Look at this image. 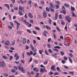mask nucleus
I'll use <instances>...</instances> for the list:
<instances>
[{
    "label": "nucleus",
    "mask_w": 77,
    "mask_h": 77,
    "mask_svg": "<svg viewBox=\"0 0 77 77\" xmlns=\"http://www.w3.org/2000/svg\"><path fill=\"white\" fill-rule=\"evenodd\" d=\"M18 69L20 71H21L23 73H24V69H23V67H21L20 66H18Z\"/></svg>",
    "instance_id": "1"
},
{
    "label": "nucleus",
    "mask_w": 77,
    "mask_h": 77,
    "mask_svg": "<svg viewBox=\"0 0 77 77\" xmlns=\"http://www.w3.org/2000/svg\"><path fill=\"white\" fill-rule=\"evenodd\" d=\"M30 48H31V50L33 51V52H35L36 51V49H35V48H33V46L32 45H30Z\"/></svg>",
    "instance_id": "2"
},
{
    "label": "nucleus",
    "mask_w": 77,
    "mask_h": 77,
    "mask_svg": "<svg viewBox=\"0 0 77 77\" xmlns=\"http://www.w3.org/2000/svg\"><path fill=\"white\" fill-rule=\"evenodd\" d=\"M47 11H43V16L44 18H46L47 17V14H46Z\"/></svg>",
    "instance_id": "3"
},
{
    "label": "nucleus",
    "mask_w": 77,
    "mask_h": 77,
    "mask_svg": "<svg viewBox=\"0 0 77 77\" xmlns=\"http://www.w3.org/2000/svg\"><path fill=\"white\" fill-rule=\"evenodd\" d=\"M33 51H31L30 52H27L26 53V54H27V55H28V56H30V55H32V54H33Z\"/></svg>",
    "instance_id": "4"
},
{
    "label": "nucleus",
    "mask_w": 77,
    "mask_h": 77,
    "mask_svg": "<svg viewBox=\"0 0 77 77\" xmlns=\"http://www.w3.org/2000/svg\"><path fill=\"white\" fill-rule=\"evenodd\" d=\"M51 70H53L54 71H56V69H55V67L54 65H52L51 67Z\"/></svg>",
    "instance_id": "5"
},
{
    "label": "nucleus",
    "mask_w": 77,
    "mask_h": 77,
    "mask_svg": "<svg viewBox=\"0 0 77 77\" xmlns=\"http://www.w3.org/2000/svg\"><path fill=\"white\" fill-rule=\"evenodd\" d=\"M20 1L21 4H23L24 3H26V2H27V1L26 0H25L23 1L22 0H20Z\"/></svg>",
    "instance_id": "6"
},
{
    "label": "nucleus",
    "mask_w": 77,
    "mask_h": 77,
    "mask_svg": "<svg viewBox=\"0 0 77 77\" xmlns=\"http://www.w3.org/2000/svg\"><path fill=\"white\" fill-rule=\"evenodd\" d=\"M28 16L30 18H33V16H32V14L31 13L28 14Z\"/></svg>",
    "instance_id": "7"
},
{
    "label": "nucleus",
    "mask_w": 77,
    "mask_h": 77,
    "mask_svg": "<svg viewBox=\"0 0 77 77\" xmlns=\"http://www.w3.org/2000/svg\"><path fill=\"white\" fill-rule=\"evenodd\" d=\"M65 19L66 20H71V18L69 17V16H66L65 17Z\"/></svg>",
    "instance_id": "8"
},
{
    "label": "nucleus",
    "mask_w": 77,
    "mask_h": 77,
    "mask_svg": "<svg viewBox=\"0 0 77 77\" xmlns=\"http://www.w3.org/2000/svg\"><path fill=\"white\" fill-rule=\"evenodd\" d=\"M33 70L34 71H35V72H38V69H37V68L35 67L33 69Z\"/></svg>",
    "instance_id": "9"
},
{
    "label": "nucleus",
    "mask_w": 77,
    "mask_h": 77,
    "mask_svg": "<svg viewBox=\"0 0 77 77\" xmlns=\"http://www.w3.org/2000/svg\"><path fill=\"white\" fill-rule=\"evenodd\" d=\"M58 54V53H55L54 54H52V55L53 56H54V57H55V58H57V56L56 55L57 54Z\"/></svg>",
    "instance_id": "10"
},
{
    "label": "nucleus",
    "mask_w": 77,
    "mask_h": 77,
    "mask_svg": "<svg viewBox=\"0 0 77 77\" xmlns=\"http://www.w3.org/2000/svg\"><path fill=\"white\" fill-rule=\"evenodd\" d=\"M50 7H51L52 8H54V5L52 2H51L50 3Z\"/></svg>",
    "instance_id": "11"
},
{
    "label": "nucleus",
    "mask_w": 77,
    "mask_h": 77,
    "mask_svg": "<svg viewBox=\"0 0 77 77\" xmlns=\"http://www.w3.org/2000/svg\"><path fill=\"white\" fill-rule=\"evenodd\" d=\"M17 30H18V29H19V26L20 25V23H19L18 22L17 23Z\"/></svg>",
    "instance_id": "12"
},
{
    "label": "nucleus",
    "mask_w": 77,
    "mask_h": 77,
    "mask_svg": "<svg viewBox=\"0 0 77 77\" xmlns=\"http://www.w3.org/2000/svg\"><path fill=\"white\" fill-rule=\"evenodd\" d=\"M23 44H26V38H23Z\"/></svg>",
    "instance_id": "13"
},
{
    "label": "nucleus",
    "mask_w": 77,
    "mask_h": 77,
    "mask_svg": "<svg viewBox=\"0 0 77 77\" xmlns=\"http://www.w3.org/2000/svg\"><path fill=\"white\" fill-rule=\"evenodd\" d=\"M2 66L3 67H5L6 66V64H5V62L2 61Z\"/></svg>",
    "instance_id": "14"
},
{
    "label": "nucleus",
    "mask_w": 77,
    "mask_h": 77,
    "mask_svg": "<svg viewBox=\"0 0 77 77\" xmlns=\"http://www.w3.org/2000/svg\"><path fill=\"white\" fill-rule=\"evenodd\" d=\"M72 17H77V15L73 12H72Z\"/></svg>",
    "instance_id": "15"
},
{
    "label": "nucleus",
    "mask_w": 77,
    "mask_h": 77,
    "mask_svg": "<svg viewBox=\"0 0 77 77\" xmlns=\"http://www.w3.org/2000/svg\"><path fill=\"white\" fill-rule=\"evenodd\" d=\"M5 6L7 7V8H8V9H9V5H8V4H5Z\"/></svg>",
    "instance_id": "16"
},
{
    "label": "nucleus",
    "mask_w": 77,
    "mask_h": 77,
    "mask_svg": "<svg viewBox=\"0 0 77 77\" xmlns=\"http://www.w3.org/2000/svg\"><path fill=\"white\" fill-rule=\"evenodd\" d=\"M64 45H66V46H68V45H68V42H67V41H66L64 42Z\"/></svg>",
    "instance_id": "17"
},
{
    "label": "nucleus",
    "mask_w": 77,
    "mask_h": 77,
    "mask_svg": "<svg viewBox=\"0 0 77 77\" xmlns=\"http://www.w3.org/2000/svg\"><path fill=\"white\" fill-rule=\"evenodd\" d=\"M28 4L30 5V8H31L32 6V1H29L28 2Z\"/></svg>",
    "instance_id": "18"
},
{
    "label": "nucleus",
    "mask_w": 77,
    "mask_h": 77,
    "mask_svg": "<svg viewBox=\"0 0 77 77\" xmlns=\"http://www.w3.org/2000/svg\"><path fill=\"white\" fill-rule=\"evenodd\" d=\"M49 9L50 11H51V12H54V9L53 8H52L51 7H50Z\"/></svg>",
    "instance_id": "19"
},
{
    "label": "nucleus",
    "mask_w": 77,
    "mask_h": 77,
    "mask_svg": "<svg viewBox=\"0 0 77 77\" xmlns=\"http://www.w3.org/2000/svg\"><path fill=\"white\" fill-rule=\"evenodd\" d=\"M19 10L21 12H22L23 11V9H22V8L21 7V6H19Z\"/></svg>",
    "instance_id": "20"
},
{
    "label": "nucleus",
    "mask_w": 77,
    "mask_h": 77,
    "mask_svg": "<svg viewBox=\"0 0 77 77\" xmlns=\"http://www.w3.org/2000/svg\"><path fill=\"white\" fill-rule=\"evenodd\" d=\"M46 27L47 29H48V30H50L51 29V28L50 27V26H48L46 25Z\"/></svg>",
    "instance_id": "21"
},
{
    "label": "nucleus",
    "mask_w": 77,
    "mask_h": 77,
    "mask_svg": "<svg viewBox=\"0 0 77 77\" xmlns=\"http://www.w3.org/2000/svg\"><path fill=\"white\" fill-rule=\"evenodd\" d=\"M64 6L65 7H66V8H67V7L69 8V4H64Z\"/></svg>",
    "instance_id": "22"
},
{
    "label": "nucleus",
    "mask_w": 77,
    "mask_h": 77,
    "mask_svg": "<svg viewBox=\"0 0 77 77\" xmlns=\"http://www.w3.org/2000/svg\"><path fill=\"white\" fill-rule=\"evenodd\" d=\"M9 41H7L6 42H5V44L6 45H9Z\"/></svg>",
    "instance_id": "23"
},
{
    "label": "nucleus",
    "mask_w": 77,
    "mask_h": 77,
    "mask_svg": "<svg viewBox=\"0 0 77 77\" xmlns=\"http://www.w3.org/2000/svg\"><path fill=\"white\" fill-rule=\"evenodd\" d=\"M35 30H40V28H39V27H38L37 26L35 27Z\"/></svg>",
    "instance_id": "24"
},
{
    "label": "nucleus",
    "mask_w": 77,
    "mask_h": 77,
    "mask_svg": "<svg viewBox=\"0 0 77 77\" xmlns=\"http://www.w3.org/2000/svg\"><path fill=\"white\" fill-rule=\"evenodd\" d=\"M68 58L69 60V61H70V63H72V60L71 59V58H70V57H68Z\"/></svg>",
    "instance_id": "25"
},
{
    "label": "nucleus",
    "mask_w": 77,
    "mask_h": 77,
    "mask_svg": "<svg viewBox=\"0 0 77 77\" xmlns=\"http://www.w3.org/2000/svg\"><path fill=\"white\" fill-rule=\"evenodd\" d=\"M2 58L4 59H8V57L5 55L2 56Z\"/></svg>",
    "instance_id": "26"
},
{
    "label": "nucleus",
    "mask_w": 77,
    "mask_h": 77,
    "mask_svg": "<svg viewBox=\"0 0 77 77\" xmlns=\"http://www.w3.org/2000/svg\"><path fill=\"white\" fill-rule=\"evenodd\" d=\"M71 10L73 11H75V8L74 7H72V6H71Z\"/></svg>",
    "instance_id": "27"
},
{
    "label": "nucleus",
    "mask_w": 77,
    "mask_h": 77,
    "mask_svg": "<svg viewBox=\"0 0 77 77\" xmlns=\"http://www.w3.org/2000/svg\"><path fill=\"white\" fill-rule=\"evenodd\" d=\"M48 51L50 53H53V51L51 50V49H49L48 50Z\"/></svg>",
    "instance_id": "28"
},
{
    "label": "nucleus",
    "mask_w": 77,
    "mask_h": 77,
    "mask_svg": "<svg viewBox=\"0 0 77 77\" xmlns=\"http://www.w3.org/2000/svg\"><path fill=\"white\" fill-rule=\"evenodd\" d=\"M57 17H58L57 14L56 13L55 17V20H56L57 19Z\"/></svg>",
    "instance_id": "29"
},
{
    "label": "nucleus",
    "mask_w": 77,
    "mask_h": 77,
    "mask_svg": "<svg viewBox=\"0 0 77 77\" xmlns=\"http://www.w3.org/2000/svg\"><path fill=\"white\" fill-rule=\"evenodd\" d=\"M54 48H55V49L58 48V49H60V47L58 46H57L56 47H54Z\"/></svg>",
    "instance_id": "30"
},
{
    "label": "nucleus",
    "mask_w": 77,
    "mask_h": 77,
    "mask_svg": "<svg viewBox=\"0 0 77 77\" xmlns=\"http://www.w3.org/2000/svg\"><path fill=\"white\" fill-rule=\"evenodd\" d=\"M60 53H61V56H63L64 55V53L63 51H60Z\"/></svg>",
    "instance_id": "31"
},
{
    "label": "nucleus",
    "mask_w": 77,
    "mask_h": 77,
    "mask_svg": "<svg viewBox=\"0 0 77 77\" xmlns=\"http://www.w3.org/2000/svg\"><path fill=\"white\" fill-rule=\"evenodd\" d=\"M69 56H70V57H73V55L72 53H70L69 54Z\"/></svg>",
    "instance_id": "32"
},
{
    "label": "nucleus",
    "mask_w": 77,
    "mask_h": 77,
    "mask_svg": "<svg viewBox=\"0 0 77 77\" xmlns=\"http://www.w3.org/2000/svg\"><path fill=\"white\" fill-rule=\"evenodd\" d=\"M64 60H68V58L66 57H64Z\"/></svg>",
    "instance_id": "33"
},
{
    "label": "nucleus",
    "mask_w": 77,
    "mask_h": 77,
    "mask_svg": "<svg viewBox=\"0 0 77 77\" xmlns=\"http://www.w3.org/2000/svg\"><path fill=\"white\" fill-rule=\"evenodd\" d=\"M57 30H58V31H59V32H60V29L59 28V27H57Z\"/></svg>",
    "instance_id": "34"
},
{
    "label": "nucleus",
    "mask_w": 77,
    "mask_h": 77,
    "mask_svg": "<svg viewBox=\"0 0 77 77\" xmlns=\"http://www.w3.org/2000/svg\"><path fill=\"white\" fill-rule=\"evenodd\" d=\"M69 74H72V75H73V74H74V72H69Z\"/></svg>",
    "instance_id": "35"
},
{
    "label": "nucleus",
    "mask_w": 77,
    "mask_h": 77,
    "mask_svg": "<svg viewBox=\"0 0 77 77\" xmlns=\"http://www.w3.org/2000/svg\"><path fill=\"white\" fill-rule=\"evenodd\" d=\"M51 20L50 19H49V23L50 24H51Z\"/></svg>",
    "instance_id": "36"
},
{
    "label": "nucleus",
    "mask_w": 77,
    "mask_h": 77,
    "mask_svg": "<svg viewBox=\"0 0 77 77\" xmlns=\"http://www.w3.org/2000/svg\"><path fill=\"white\" fill-rule=\"evenodd\" d=\"M40 72H44V70H43V69L42 68H41V70H40Z\"/></svg>",
    "instance_id": "37"
},
{
    "label": "nucleus",
    "mask_w": 77,
    "mask_h": 77,
    "mask_svg": "<svg viewBox=\"0 0 77 77\" xmlns=\"http://www.w3.org/2000/svg\"><path fill=\"white\" fill-rule=\"evenodd\" d=\"M4 75L5 76V77H8V74L7 73H4Z\"/></svg>",
    "instance_id": "38"
},
{
    "label": "nucleus",
    "mask_w": 77,
    "mask_h": 77,
    "mask_svg": "<svg viewBox=\"0 0 77 77\" xmlns=\"http://www.w3.org/2000/svg\"><path fill=\"white\" fill-rule=\"evenodd\" d=\"M45 54H46V55H49V54H48V53L47 50L45 51Z\"/></svg>",
    "instance_id": "39"
},
{
    "label": "nucleus",
    "mask_w": 77,
    "mask_h": 77,
    "mask_svg": "<svg viewBox=\"0 0 77 77\" xmlns=\"http://www.w3.org/2000/svg\"><path fill=\"white\" fill-rule=\"evenodd\" d=\"M47 45L48 48H50L51 47V45H50V44H48Z\"/></svg>",
    "instance_id": "40"
},
{
    "label": "nucleus",
    "mask_w": 77,
    "mask_h": 77,
    "mask_svg": "<svg viewBox=\"0 0 77 77\" xmlns=\"http://www.w3.org/2000/svg\"><path fill=\"white\" fill-rule=\"evenodd\" d=\"M18 12H19V14H20V15L21 16V15H23V14L21 12L19 11Z\"/></svg>",
    "instance_id": "41"
},
{
    "label": "nucleus",
    "mask_w": 77,
    "mask_h": 77,
    "mask_svg": "<svg viewBox=\"0 0 77 77\" xmlns=\"http://www.w3.org/2000/svg\"><path fill=\"white\" fill-rule=\"evenodd\" d=\"M59 18L60 19H62V15L61 14H60L59 16Z\"/></svg>",
    "instance_id": "42"
},
{
    "label": "nucleus",
    "mask_w": 77,
    "mask_h": 77,
    "mask_svg": "<svg viewBox=\"0 0 77 77\" xmlns=\"http://www.w3.org/2000/svg\"><path fill=\"white\" fill-rule=\"evenodd\" d=\"M10 23L11 24V26H12V27H15V26L14 25V24H13V23H12V22H10Z\"/></svg>",
    "instance_id": "43"
},
{
    "label": "nucleus",
    "mask_w": 77,
    "mask_h": 77,
    "mask_svg": "<svg viewBox=\"0 0 77 77\" xmlns=\"http://www.w3.org/2000/svg\"><path fill=\"white\" fill-rule=\"evenodd\" d=\"M46 10L48 12H49L50 11L49 10V8L48 7L46 8Z\"/></svg>",
    "instance_id": "44"
},
{
    "label": "nucleus",
    "mask_w": 77,
    "mask_h": 77,
    "mask_svg": "<svg viewBox=\"0 0 77 77\" xmlns=\"http://www.w3.org/2000/svg\"><path fill=\"white\" fill-rule=\"evenodd\" d=\"M15 42L14 41L12 43V44H11V45H15Z\"/></svg>",
    "instance_id": "45"
},
{
    "label": "nucleus",
    "mask_w": 77,
    "mask_h": 77,
    "mask_svg": "<svg viewBox=\"0 0 77 77\" xmlns=\"http://www.w3.org/2000/svg\"><path fill=\"white\" fill-rule=\"evenodd\" d=\"M19 59V57L18 56H17L16 57V60H18Z\"/></svg>",
    "instance_id": "46"
},
{
    "label": "nucleus",
    "mask_w": 77,
    "mask_h": 77,
    "mask_svg": "<svg viewBox=\"0 0 77 77\" xmlns=\"http://www.w3.org/2000/svg\"><path fill=\"white\" fill-rule=\"evenodd\" d=\"M56 5H58V6H59V5H60V4H59V2H56Z\"/></svg>",
    "instance_id": "47"
},
{
    "label": "nucleus",
    "mask_w": 77,
    "mask_h": 77,
    "mask_svg": "<svg viewBox=\"0 0 77 77\" xmlns=\"http://www.w3.org/2000/svg\"><path fill=\"white\" fill-rule=\"evenodd\" d=\"M57 70L58 71H60V68H59V67H57Z\"/></svg>",
    "instance_id": "48"
},
{
    "label": "nucleus",
    "mask_w": 77,
    "mask_h": 77,
    "mask_svg": "<svg viewBox=\"0 0 77 77\" xmlns=\"http://www.w3.org/2000/svg\"><path fill=\"white\" fill-rule=\"evenodd\" d=\"M27 32H28V33H31V31H30V29H27Z\"/></svg>",
    "instance_id": "49"
},
{
    "label": "nucleus",
    "mask_w": 77,
    "mask_h": 77,
    "mask_svg": "<svg viewBox=\"0 0 77 77\" xmlns=\"http://www.w3.org/2000/svg\"><path fill=\"white\" fill-rule=\"evenodd\" d=\"M54 35V38L55 39H56V35L55 34V33H53V34Z\"/></svg>",
    "instance_id": "50"
},
{
    "label": "nucleus",
    "mask_w": 77,
    "mask_h": 77,
    "mask_svg": "<svg viewBox=\"0 0 77 77\" xmlns=\"http://www.w3.org/2000/svg\"><path fill=\"white\" fill-rule=\"evenodd\" d=\"M21 63H25V62H24V60H21Z\"/></svg>",
    "instance_id": "51"
},
{
    "label": "nucleus",
    "mask_w": 77,
    "mask_h": 77,
    "mask_svg": "<svg viewBox=\"0 0 77 77\" xmlns=\"http://www.w3.org/2000/svg\"><path fill=\"white\" fill-rule=\"evenodd\" d=\"M49 75H52V74H53V73L52 72H51V71H50L49 73Z\"/></svg>",
    "instance_id": "52"
},
{
    "label": "nucleus",
    "mask_w": 77,
    "mask_h": 77,
    "mask_svg": "<svg viewBox=\"0 0 77 77\" xmlns=\"http://www.w3.org/2000/svg\"><path fill=\"white\" fill-rule=\"evenodd\" d=\"M10 58V60H12V58H13V57H12V56H11Z\"/></svg>",
    "instance_id": "53"
},
{
    "label": "nucleus",
    "mask_w": 77,
    "mask_h": 77,
    "mask_svg": "<svg viewBox=\"0 0 77 77\" xmlns=\"http://www.w3.org/2000/svg\"><path fill=\"white\" fill-rule=\"evenodd\" d=\"M31 26H32V24L30 23H29L28 26V27H31Z\"/></svg>",
    "instance_id": "54"
},
{
    "label": "nucleus",
    "mask_w": 77,
    "mask_h": 77,
    "mask_svg": "<svg viewBox=\"0 0 77 77\" xmlns=\"http://www.w3.org/2000/svg\"><path fill=\"white\" fill-rule=\"evenodd\" d=\"M29 48V47L28 46H26V50H28Z\"/></svg>",
    "instance_id": "55"
},
{
    "label": "nucleus",
    "mask_w": 77,
    "mask_h": 77,
    "mask_svg": "<svg viewBox=\"0 0 77 77\" xmlns=\"http://www.w3.org/2000/svg\"><path fill=\"white\" fill-rule=\"evenodd\" d=\"M53 50H54V51H57V52H58V51H59V50L57 49H54Z\"/></svg>",
    "instance_id": "56"
},
{
    "label": "nucleus",
    "mask_w": 77,
    "mask_h": 77,
    "mask_svg": "<svg viewBox=\"0 0 77 77\" xmlns=\"http://www.w3.org/2000/svg\"><path fill=\"white\" fill-rule=\"evenodd\" d=\"M34 62H35L36 63H38V60H35L34 61Z\"/></svg>",
    "instance_id": "57"
},
{
    "label": "nucleus",
    "mask_w": 77,
    "mask_h": 77,
    "mask_svg": "<svg viewBox=\"0 0 77 77\" xmlns=\"http://www.w3.org/2000/svg\"><path fill=\"white\" fill-rule=\"evenodd\" d=\"M10 49L11 50H15V48L13 47H11L10 48Z\"/></svg>",
    "instance_id": "58"
},
{
    "label": "nucleus",
    "mask_w": 77,
    "mask_h": 77,
    "mask_svg": "<svg viewBox=\"0 0 77 77\" xmlns=\"http://www.w3.org/2000/svg\"><path fill=\"white\" fill-rule=\"evenodd\" d=\"M14 9L15 11H17L18 9V8L17 7H15L14 8Z\"/></svg>",
    "instance_id": "59"
},
{
    "label": "nucleus",
    "mask_w": 77,
    "mask_h": 77,
    "mask_svg": "<svg viewBox=\"0 0 77 77\" xmlns=\"http://www.w3.org/2000/svg\"><path fill=\"white\" fill-rule=\"evenodd\" d=\"M17 33L19 35H21V32L20 31H17Z\"/></svg>",
    "instance_id": "60"
},
{
    "label": "nucleus",
    "mask_w": 77,
    "mask_h": 77,
    "mask_svg": "<svg viewBox=\"0 0 77 77\" xmlns=\"http://www.w3.org/2000/svg\"><path fill=\"white\" fill-rule=\"evenodd\" d=\"M33 43L34 44H36V41H35V40H33Z\"/></svg>",
    "instance_id": "61"
},
{
    "label": "nucleus",
    "mask_w": 77,
    "mask_h": 77,
    "mask_svg": "<svg viewBox=\"0 0 77 77\" xmlns=\"http://www.w3.org/2000/svg\"><path fill=\"white\" fill-rule=\"evenodd\" d=\"M48 63V61H45V62L44 64L45 65H47Z\"/></svg>",
    "instance_id": "62"
},
{
    "label": "nucleus",
    "mask_w": 77,
    "mask_h": 77,
    "mask_svg": "<svg viewBox=\"0 0 77 77\" xmlns=\"http://www.w3.org/2000/svg\"><path fill=\"white\" fill-rule=\"evenodd\" d=\"M51 38H49L48 40V42H50V41H51Z\"/></svg>",
    "instance_id": "63"
},
{
    "label": "nucleus",
    "mask_w": 77,
    "mask_h": 77,
    "mask_svg": "<svg viewBox=\"0 0 77 77\" xmlns=\"http://www.w3.org/2000/svg\"><path fill=\"white\" fill-rule=\"evenodd\" d=\"M62 63L64 64L65 63V60H62Z\"/></svg>",
    "instance_id": "64"
}]
</instances>
